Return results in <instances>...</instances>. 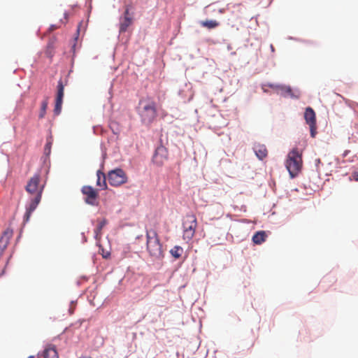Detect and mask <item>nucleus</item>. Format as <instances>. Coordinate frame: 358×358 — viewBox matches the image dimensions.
Instances as JSON below:
<instances>
[{
    "instance_id": "nucleus-28",
    "label": "nucleus",
    "mask_w": 358,
    "mask_h": 358,
    "mask_svg": "<svg viewBox=\"0 0 358 358\" xmlns=\"http://www.w3.org/2000/svg\"><path fill=\"white\" fill-rule=\"evenodd\" d=\"M6 248L0 245V257L2 256L3 251Z\"/></svg>"
},
{
    "instance_id": "nucleus-7",
    "label": "nucleus",
    "mask_w": 358,
    "mask_h": 358,
    "mask_svg": "<svg viewBox=\"0 0 358 358\" xmlns=\"http://www.w3.org/2000/svg\"><path fill=\"white\" fill-rule=\"evenodd\" d=\"M82 193L85 196V201L91 206H98L99 192L90 185H85L82 187Z\"/></svg>"
},
{
    "instance_id": "nucleus-22",
    "label": "nucleus",
    "mask_w": 358,
    "mask_h": 358,
    "mask_svg": "<svg viewBox=\"0 0 358 358\" xmlns=\"http://www.w3.org/2000/svg\"><path fill=\"white\" fill-rule=\"evenodd\" d=\"M48 98L46 97L41 102V110H40V113L38 115V117L40 119H43L45 117V113H46V110L48 108Z\"/></svg>"
},
{
    "instance_id": "nucleus-3",
    "label": "nucleus",
    "mask_w": 358,
    "mask_h": 358,
    "mask_svg": "<svg viewBox=\"0 0 358 358\" xmlns=\"http://www.w3.org/2000/svg\"><path fill=\"white\" fill-rule=\"evenodd\" d=\"M302 164L301 152H299L298 148H293L289 152L285 163V166L291 178H294L298 176L301 170Z\"/></svg>"
},
{
    "instance_id": "nucleus-15",
    "label": "nucleus",
    "mask_w": 358,
    "mask_h": 358,
    "mask_svg": "<svg viewBox=\"0 0 358 358\" xmlns=\"http://www.w3.org/2000/svg\"><path fill=\"white\" fill-rule=\"evenodd\" d=\"M13 231L12 229H10L9 228L6 229L3 231L1 237L0 238V245L7 248V246L9 243V241L13 236Z\"/></svg>"
},
{
    "instance_id": "nucleus-11",
    "label": "nucleus",
    "mask_w": 358,
    "mask_h": 358,
    "mask_svg": "<svg viewBox=\"0 0 358 358\" xmlns=\"http://www.w3.org/2000/svg\"><path fill=\"white\" fill-rule=\"evenodd\" d=\"M266 86L269 87L277 91L278 93L284 96H290L292 98H299L298 95H295L290 86L282 85H275L272 83H268Z\"/></svg>"
},
{
    "instance_id": "nucleus-26",
    "label": "nucleus",
    "mask_w": 358,
    "mask_h": 358,
    "mask_svg": "<svg viewBox=\"0 0 358 358\" xmlns=\"http://www.w3.org/2000/svg\"><path fill=\"white\" fill-rule=\"evenodd\" d=\"M350 180H354L355 181H358V171H355L352 173L351 177L350 178Z\"/></svg>"
},
{
    "instance_id": "nucleus-12",
    "label": "nucleus",
    "mask_w": 358,
    "mask_h": 358,
    "mask_svg": "<svg viewBox=\"0 0 358 358\" xmlns=\"http://www.w3.org/2000/svg\"><path fill=\"white\" fill-rule=\"evenodd\" d=\"M132 16L129 13V9L127 8L124 12L123 17H121L120 19V32H125L127 28L132 24Z\"/></svg>"
},
{
    "instance_id": "nucleus-1",
    "label": "nucleus",
    "mask_w": 358,
    "mask_h": 358,
    "mask_svg": "<svg viewBox=\"0 0 358 358\" xmlns=\"http://www.w3.org/2000/svg\"><path fill=\"white\" fill-rule=\"evenodd\" d=\"M137 113L143 124L150 125L157 117V103L150 96L141 98L137 107Z\"/></svg>"
},
{
    "instance_id": "nucleus-29",
    "label": "nucleus",
    "mask_w": 358,
    "mask_h": 358,
    "mask_svg": "<svg viewBox=\"0 0 358 358\" xmlns=\"http://www.w3.org/2000/svg\"><path fill=\"white\" fill-rule=\"evenodd\" d=\"M350 152V150H345L344 152L343 153V157H346Z\"/></svg>"
},
{
    "instance_id": "nucleus-9",
    "label": "nucleus",
    "mask_w": 358,
    "mask_h": 358,
    "mask_svg": "<svg viewBox=\"0 0 358 358\" xmlns=\"http://www.w3.org/2000/svg\"><path fill=\"white\" fill-rule=\"evenodd\" d=\"M168 159V150L162 145H159L154 153L152 162L158 166H162Z\"/></svg>"
},
{
    "instance_id": "nucleus-32",
    "label": "nucleus",
    "mask_w": 358,
    "mask_h": 358,
    "mask_svg": "<svg viewBox=\"0 0 358 358\" xmlns=\"http://www.w3.org/2000/svg\"><path fill=\"white\" fill-rule=\"evenodd\" d=\"M270 47H271V51H272V52H274L275 49H274L273 45H271V46H270Z\"/></svg>"
},
{
    "instance_id": "nucleus-14",
    "label": "nucleus",
    "mask_w": 358,
    "mask_h": 358,
    "mask_svg": "<svg viewBox=\"0 0 358 358\" xmlns=\"http://www.w3.org/2000/svg\"><path fill=\"white\" fill-rule=\"evenodd\" d=\"M253 150L255 152L256 156L260 160H263L268 155V150L266 146L263 144L255 143L254 145Z\"/></svg>"
},
{
    "instance_id": "nucleus-31",
    "label": "nucleus",
    "mask_w": 358,
    "mask_h": 358,
    "mask_svg": "<svg viewBox=\"0 0 358 358\" xmlns=\"http://www.w3.org/2000/svg\"><path fill=\"white\" fill-rule=\"evenodd\" d=\"M315 162H316V164H317H317H320V163H321V160H320V159H317L315 160Z\"/></svg>"
},
{
    "instance_id": "nucleus-4",
    "label": "nucleus",
    "mask_w": 358,
    "mask_h": 358,
    "mask_svg": "<svg viewBox=\"0 0 358 358\" xmlns=\"http://www.w3.org/2000/svg\"><path fill=\"white\" fill-rule=\"evenodd\" d=\"M183 236L182 238L186 241H189L194 236L197 227V220L194 215H186L183 222Z\"/></svg>"
},
{
    "instance_id": "nucleus-17",
    "label": "nucleus",
    "mask_w": 358,
    "mask_h": 358,
    "mask_svg": "<svg viewBox=\"0 0 358 358\" xmlns=\"http://www.w3.org/2000/svg\"><path fill=\"white\" fill-rule=\"evenodd\" d=\"M44 358H59L58 352L53 345H48L43 352Z\"/></svg>"
},
{
    "instance_id": "nucleus-2",
    "label": "nucleus",
    "mask_w": 358,
    "mask_h": 358,
    "mask_svg": "<svg viewBox=\"0 0 358 358\" xmlns=\"http://www.w3.org/2000/svg\"><path fill=\"white\" fill-rule=\"evenodd\" d=\"M146 249L153 260H159L164 257L162 245L157 231L154 229L146 231Z\"/></svg>"
},
{
    "instance_id": "nucleus-10",
    "label": "nucleus",
    "mask_w": 358,
    "mask_h": 358,
    "mask_svg": "<svg viewBox=\"0 0 358 358\" xmlns=\"http://www.w3.org/2000/svg\"><path fill=\"white\" fill-rule=\"evenodd\" d=\"M64 94V85L62 80H59L57 85V90L55 99V105L54 108V113L56 115L60 114L62 111V106L63 103V97Z\"/></svg>"
},
{
    "instance_id": "nucleus-16",
    "label": "nucleus",
    "mask_w": 358,
    "mask_h": 358,
    "mask_svg": "<svg viewBox=\"0 0 358 358\" xmlns=\"http://www.w3.org/2000/svg\"><path fill=\"white\" fill-rule=\"evenodd\" d=\"M13 231L12 229H10L9 228L6 229L3 231L1 237L0 238V245L7 248V246L9 243V241L13 236Z\"/></svg>"
},
{
    "instance_id": "nucleus-20",
    "label": "nucleus",
    "mask_w": 358,
    "mask_h": 358,
    "mask_svg": "<svg viewBox=\"0 0 358 358\" xmlns=\"http://www.w3.org/2000/svg\"><path fill=\"white\" fill-rule=\"evenodd\" d=\"M106 224L107 220L106 219H103L99 221V224L94 230L95 238L96 240H99L101 238L102 229L106 225Z\"/></svg>"
},
{
    "instance_id": "nucleus-5",
    "label": "nucleus",
    "mask_w": 358,
    "mask_h": 358,
    "mask_svg": "<svg viewBox=\"0 0 358 358\" xmlns=\"http://www.w3.org/2000/svg\"><path fill=\"white\" fill-rule=\"evenodd\" d=\"M44 189V184H41V176L39 174H35L32 176L25 187L26 191L31 194L42 196V193Z\"/></svg>"
},
{
    "instance_id": "nucleus-13",
    "label": "nucleus",
    "mask_w": 358,
    "mask_h": 358,
    "mask_svg": "<svg viewBox=\"0 0 358 358\" xmlns=\"http://www.w3.org/2000/svg\"><path fill=\"white\" fill-rule=\"evenodd\" d=\"M41 199V196L39 194L38 196H35V197L31 200L30 203H29L28 206L27 207L26 213L24 215V219L26 221L29 220V219L31 216V214L32 213V212H34L37 206L40 203Z\"/></svg>"
},
{
    "instance_id": "nucleus-6",
    "label": "nucleus",
    "mask_w": 358,
    "mask_h": 358,
    "mask_svg": "<svg viewBox=\"0 0 358 358\" xmlns=\"http://www.w3.org/2000/svg\"><path fill=\"white\" fill-rule=\"evenodd\" d=\"M108 180L110 185L117 187L127 182V176L122 169H116L109 171Z\"/></svg>"
},
{
    "instance_id": "nucleus-19",
    "label": "nucleus",
    "mask_w": 358,
    "mask_h": 358,
    "mask_svg": "<svg viewBox=\"0 0 358 358\" xmlns=\"http://www.w3.org/2000/svg\"><path fill=\"white\" fill-rule=\"evenodd\" d=\"M266 232L264 231H259L255 233L252 236V241L257 245H260L266 241Z\"/></svg>"
},
{
    "instance_id": "nucleus-33",
    "label": "nucleus",
    "mask_w": 358,
    "mask_h": 358,
    "mask_svg": "<svg viewBox=\"0 0 358 358\" xmlns=\"http://www.w3.org/2000/svg\"><path fill=\"white\" fill-rule=\"evenodd\" d=\"M73 309H70V313L72 314L73 313Z\"/></svg>"
},
{
    "instance_id": "nucleus-24",
    "label": "nucleus",
    "mask_w": 358,
    "mask_h": 358,
    "mask_svg": "<svg viewBox=\"0 0 358 358\" xmlns=\"http://www.w3.org/2000/svg\"><path fill=\"white\" fill-rule=\"evenodd\" d=\"M45 53V55L49 58H52L53 57V55H54L53 47L50 44H49L48 45Z\"/></svg>"
},
{
    "instance_id": "nucleus-25",
    "label": "nucleus",
    "mask_w": 358,
    "mask_h": 358,
    "mask_svg": "<svg viewBox=\"0 0 358 358\" xmlns=\"http://www.w3.org/2000/svg\"><path fill=\"white\" fill-rule=\"evenodd\" d=\"M51 145H52V143L48 141L47 142V143L45 144V152L46 154H49L50 152V148H51Z\"/></svg>"
},
{
    "instance_id": "nucleus-18",
    "label": "nucleus",
    "mask_w": 358,
    "mask_h": 358,
    "mask_svg": "<svg viewBox=\"0 0 358 358\" xmlns=\"http://www.w3.org/2000/svg\"><path fill=\"white\" fill-rule=\"evenodd\" d=\"M96 185L100 187L101 189H107L106 177L104 173L99 170L96 172Z\"/></svg>"
},
{
    "instance_id": "nucleus-21",
    "label": "nucleus",
    "mask_w": 358,
    "mask_h": 358,
    "mask_svg": "<svg viewBox=\"0 0 358 358\" xmlns=\"http://www.w3.org/2000/svg\"><path fill=\"white\" fill-rule=\"evenodd\" d=\"M200 24L209 29H214L219 26V22L214 20H207L200 22Z\"/></svg>"
},
{
    "instance_id": "nucleus-34",
    "label": "nucleus",
    "mask_w": 358,
    "mask_h": 358,
    "mask_svg": "<svg viewBox=\"0 0 358 358\" xmlns=\"http://www.w3.org/2000/svg\"><path fill=\"white\" fill-rule=\"evenodd\" d=\"M28 358H34L33 356H30Z\"/></svg>"
},
{
    "instance_id": "nucleus-8",
    "label": "nucleus",
    "mask_w": 358,
    "mask_h": 358,
    "mask_svg": "<svg viewBox=\"0 0 358 358\" xmlns=\"http://www.w3.org/2000/svg\"><path fill=\"white\" fill-rule=\"evenodd\" d=\"M304 119L306 120V122L310 127L311 137L314 138L317 134L316 116L315 113L312 108L308 107L306 108L304 113Z\"/></svg>"
},
{
    "instance_id": "nucleus-27",
    "label": "nucleus",
    "mask_w": 358,
    "mask_h": 358,
    "mask_svg": "<svg viewBox=\"0 0 358 358\" xmlns=\"http://www.w3.org/2000/svg\"><path fill=\"white\" fill-rule=\"evenodd\" d=\"M110 255V253L109 252H103L102 253V256L103 258L107 259Z\"/></svg>"
},
{
    "instance_id": "nucleus-23",
    "label": "nucleus",
    "mask_w": 358,
    "mask_h": 358,
    "mask_svg": "<svg viewBox=\"0 0 358 358\" xmlns=\"http://www.w3.org/2000/svg\"><path fill=\"white\" fill-rule=\"evenodd\" d=\"M183 252V249L180 246H174L171 250L170 253L176 259H178L181 257Z\"/></svg>"
},
{
    "instance_id": "nucleus-30",
    "label": "nucleus",
    "mask_w": 358,
    "mask_h": 358,
    "mask_svg": "<svg viewBox=\"0 0 358 358\" xmlns=\"http://www.w3.org/2000/svg\"><path fill=\"white\" fill-rule=\"evenodd\" d=\"M81 25H82V22H80L78 26V28H77V33L78 34H79V32H80V28Z\"/></svg>"
},
{
    "instance_id": "nucleus-35",
    "label": "nucleus",
    "mask_w": 358,
    "mask_h": 358,
    "mask_svg": "<svg viewBox=\"0 0 358 358\" xmlns=\"http://www.w3.org/2000/svg\"><path fill=\"white\" fill-rule=\"evenodd\" d=\"M88 358H91V357H88Z\"/></svg>"
}]
</instances>
